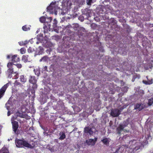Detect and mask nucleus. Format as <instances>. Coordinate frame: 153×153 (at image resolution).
Masks as SVG:
<instances>
[{
	"label": "nucleus",
	"mask_w": 153,
	"mask_h": 153,
	"mask_svg": "<svg viewBox=\"0 0 153 153\" xmlns=\"http://www.w3.org/2000/svg\"><path fill=\"white\" fill-rule=\"evenodd\" d=\"M15 143L17 147L19 148H22L24 147H29L30 145L25 140H22L19 139H16Z\"/></svg>",
	"instance_id": "1"
},
{
	"label": "nucleus",
	"mask_w": 153,
	"mask_h": 153,
	"mask_svg": "<svg viewBox=\"0 0 153 153\" xmlns=\"http://www.w3.org/2000/svg\"><path fill=\"white\" fill-rule=\"evenodd\" d=\"M59 8L57 6H55L54 3H52L51 4L48 6L47 8V11L50 13H54V14L56 15L57 14V10Z\"/></svg>",
	"instance_id": "2"
},
{
	"label": "nucleus",
	"mask_w": 153,
	"mask_h": 153,
	"mask_svg": "<svg viewBox=\"0 0 153 153\" xmlns=\"http://www.w3.org/2000/svg\"><path fill=\"white\" fill-rule=\"evenodd\" d=\"M37 80L36 77L34 76H30L29 79V82L33 84L32 88L33 89H35L37 88V85L36 84Z\"/></svg>",
	"instance_id": "3"
},
{
	"label": "nucleus",
	"mask_w": 153,
	"mask_h": 153,
	"mask_svg": "<svg viewBox=\"0 0 153 153\" xmlns=\"http://www.w3.org/2000/svg\"><path fill=\"white\" fill-rule=\"evenodd\" d=\"M120 110L117 109L112 110L111 112V115L113 117H117L120 114Z\"/></svg>",
	"instance_id": "4"
},
{
	"label": "nucleus",
	"mask_w": 153,
	"mask_h": 153,
	"mask_svg": "<svg viewBox=\"0 0 153 153\" xmlns=\"http://www.w3.org/2000/svg\"><path fill=\"white\" fill-rule=\"evenodd\" d=\"M14 65L11 62H8L7 64V66L8 68L7 71L10 73V74H12L13 72L16 73V72H14L13 70V65Z\"/></svg>",
	"instance_id": "5"
},
{
	"label": "nucleus",
	"mask_w": 153,
	"mask_h": 153,
	"mask_svg": "<svg viewBox=\"0 0 153 153\" xmlns=\"http://www.w3.org/2000/svg\"><path fill=\"white\" fill-rule=\"evenodd\" d=\"M64 107L63 102L61 101H59L57 102L56 108L58 110H61Z\"/></svg>",
	"instance_id": "6"
},
{
	"label": "nucleus",
	"mask_w": 153,
	"mask_h": 153,
	"mask_svg": "<svg viewBox=\"0 0 153 153\" xmlns=\"http://www.w3.org/2000/svg\"><path fill=\"white\" fill-rule=\"evenodd\" d=\"M13 131L16 133L19 127L18 123L16 121H14L12 122Z\"/></svg>",
	"instance_id": "7"
},
{
	"label": "nucleus",
	"mask_w": 153,
	"mask_h": 153,
	"mask_svg": "<svg viewBox=\"0 0 153 153\" xmlns=\"http://www.w3.org/2000/svg\"><path fill=\"white\" fill-rule=\"evenodd\" d=\"M7 88V85L6 84L3 86L0 89V99L3 96Z\"/></svg>",
	"instance_id": "8"
},
{
	"label": "nucleus",
	"mask_w": 153,
	"mask_h": 153,
	"mask_svg": "<svg viewBox=\"0 0 153 153\" xmlns=\"http://www.w3.org/2000/svg\"><path fill=\"white\" fill-rule=\"evenodd\" d=\"M84 132L86 133H89L90 135L93 134V132L91 128L89 127H86L84 128Z\"/></svg>",
	"instance_id": "9"
},
{
	"label": "nucleus",
	"mask_w": 153,
	"mask_h": 153,
	"mask_svg": "<svg viewBox=\"0 0 153 153\" xmlns=\"http://www.w3.org/2000/svg\"><path fill=\"white\" fill-rule=\"evenodd\" d=\"M12 63L16 62H19L20 60L19 58L17 55H14L13 56L11 57Z\"/></svg>",
	"instance_id": "10"
},
{
	"label": "nucleus",
	"mask_w": 153,
	"mask_h": 153,
	"mask_svg": "<svg viewBox=\"0 0 153 153\" xmlns=\"http://www.w3.org/2000/svg\"><path fill=\"white\" fill-rule=\"evenodd\" d=\"M124 128L122 126V125L120 124L118 127L117 128V134H120L121 132L123 130Z\"/></svg>",
	"instance_id": "11"
},
{
	"label": "nucleus",
	"mask_w": 153,
	"mask_h": 153,
	"mask_svg": "<svg viewBox=\"0 0 153 153\" xmlns=\"http://www.w3.org/2000/svg\"><path fill=\"white\" fill-rule=\"evenodd\" d=\"M59 135L60 136V137L59 138V139L60 140H62L65 138L66 136L65 131L60 132L59 133Z\"/></svg>",
	"instance_id": "12"
},
{
	"label": "nucleus",
	"mask_w": 153,
	"mask_h": 153,
	"mask_svg": "<svg viewBox=\"0 0 153 153\" xmlns=\"http://www.w3.org/2000/svg\"><path fill=\"white\" fill-rule=\"evenodd\" d=\"M22 61L26 63L28 61L29 56L27 55H23L22 58Z\"/></svg>",
	"instance_id": "13"
},
{
	"label": "nucleus",
	"mask_w": 153,
	"mask_h": 153,
	"mask_svg": "<svg viewBox=\"0 0 153 153\" xmlns=\"http://www.w3.org/2000/svg\"><path fill=\"white\" fill-rule=\"evenodd\" d=\"M16 114L17 117H19L22 118H25L26 117V115L25 114H23L19 111L17 112Z\"/></svg>",
	"instance_id": "14"
},
{
	"label": "nucleus",
	"mask_w": 153,
	"mask_h": 153,
	"mask_svg": "<svg viewBox=\"0 0 153 153\" xmlns=\"http://www.w3.org/2000/svg\"><path fill=\"white\" fill-rule=\"evenodd\" d=\"M101 141L105 145H109V141L107 138H105L101 140Z\"/></svg>",
	"instance_id": "15"
},
{
	"label": "nucleus",
	"mask_w": 153,
	"mask_h": 153,
	"mask_svg": "<svg viewBox=\"0 0 153 153\" xmlns=\"http://www.w3.org/2000/svg\"><path fill=\"white\" fill-rule=\"evenodd\" d=\"M86 142L88 145H94L95 144V142L93 139H90L88 141L86 140Z\"/></svg>",
	"instance_id": "16"
},
{
	"label": "nucleus",
	"mask_w": 153,
	"mask_h": 153,
	"mask_svg": "<svg viewBox=\"0 0 153 153\" xmlns=\"http://www.w3.org/2000/svg\"><path fill=\"white\" fill-rule=\"evenodd\" d=\"M108 22L110 25H113L115 26L116 25L115 20L114 18L111 19Z\"/></svg>",
	"instance_id": "17"
},
{
	"label": "nucleus",
	"mask_w": 153,
	"mask_h": 153,
	"mask_svg": "<svg viewBox=\"0 0 153 153\" xmlns=\"http://www.w3.org/2000/svg\"><path fill=\"white\" fill-rule=\"evenodd\" d=\"M20 79L21 82L23 83L26 82L27 81V79L25 78L24 75H22L20 76Z\"/></svg>",
	"instance_id": "18"
},
{
	"label": "nucleus",
	"mask_w": 153,
	"mask_h": 153,
	"mask_svg": "<svg viewBox=\"0 0 153 153\" xmlns=\"http://www.w3.org/2000/svg\"><path fill=\"white\" fill-rule=\"evenodd\" d=\"M143 82L144 84L146 85L151 84L152 83V79L151 80H149L148 81L143 80Z\"/></svg>",
	"instance_id": "19"
},
{
	"label": "nucleus",
	"mask_w": 153,
	"mask_h": 153,
	"mask_svg": "<svg viewBox=\"0 0 153 153\" xmlns=\"http://www.w3.org/2000/svg\"><path fill=\"white\" fill-rule=\"evenodd\" d=\"M128 124V121H124L123 122V123L122 124H121V125H122V126L125 128V127H126L127 126Z\"/></svg>",
	"instance_id": "20"
},
{
	"label": "nucleus",
	"mask_w": 153,
	"mask_h": 153,
	"mask_svg": "<svg viewBox=\"0 0 153 153\" xmlns=\"http://www.w3.org/2000/svg\"><path fill=\"white\" fill-rule=\"evenodd\" d=\"M48 57L47 56H45L42 57L41 59L39 60L40 62L43 61L45 62L48 59Z\"/></svg>",
	"instance_id": "21"
},
{
	"label": "nucleus",
	"mask_w": 153,
	"mask_h": 153,
	"mask_svg": "<svg viewBox=\"0 0 153 153\" xmlns=\"http://www.w3.org/2000/svg\"><path fill=\"white\" fill-rule=\"evenodd\" d=\"M39 19L40 22L42 23H44L46 21V18L44 16L41 17Z\"/></svg>",
	"instance_id": "22"
},
{
	"label": "nucleus",
	"mask_w": 153,
	"mask_h": 153,
	"mask_svg": "<svg viewBox=\"0 0 153 153\" xmlns=\"http://www.w3.org/2000/svg\"><path fill=\"white\" fill-rule=\"evenodd\" d=\"M153 103V98L149 99L148 100V105L150 106Z\"/></svg>",
	"instance_id": "23"
},
{
	"label": "nucleus",
	"mask_w": 153,
	"mask_h": 153,
	"mask_svg": "<svg viewBox=\"0 0 153 153\" xmlns=\"http://www.w3.org/2000/svg\"><path fill=\"white\" fill-rule=\"evenodd\" d=\"M22 29L24 31H27L28 30H29L30 28L28 27L27 25H25L22 27Z\"/></svg>",
	"instance_id": "24"
},
{
	"label": "nucleus",
	"mask_w": 153,
	"mask_h": 153,
	"mask_svg": "<svg viewBox=\"0 0 153 153\" xmlns=\"http://www.w3.org/2000/svg\"><path fill=\"white\" fill-rule=\"evenodd\" d=\"M14 85L15 86H17L19 85L20 86H22V85L17 80H16L14 82Z\"/></svg>",
	"instance_id": "25"
},
{
	"label": "nucleus",
	"mask_w": 153,
	"mask_h": 153,
	"mask_svg": "<svg viewBox=\"0 0 153 153\" xmlns=\"http://www.w3.org/2000/svg\"><path fill=\"white\" fill-rule=\"evenodd\" d=\"M102 18L104 20L108 19L109 18L108 14L106 13L104 15L102 16Z\"/></svg>",
	"instance_id": "26"
},
{
	"label": "nucleus",
	"mask_w": 153,
	"mask_h": 153,
	"mask_svg": "<svg viewBox=\"0 0 153 153\" xmlns=\"http://www.w3.org/2000/svg\"><path fill=\"white\" fill-rule=\"evenodd\" d=\"M26 51V50L25 48H22L20 49V52L22 54H25Z\"/></svg>",
	"instance_id": "27"
},
{
	"label": "nucleus",
	"mask_w": 153,
	"mask_h": 153,
	"mask_svg": "<svg viewBox=\"0 0 153 153\" xmlns=\"http://www.w3.org/2000/svg\"><path fill=\"white\" fill-rule=\"evenodd\" d=\"M79 27V25L78 24H74L73 26L74 29L75 30H76Z\"/></svg>",
	"instance_id": "28"
},
{
	"label": "nucleus",
	"mask_w": 153,
	"mask_h": 153,
	"mask_svg": "<svg viewBox=\"0 0 153 153\" xmlns=\"http://www.w3.org/2000/svg\"><path fill=\"white\" fill-rule=\"evenodd\" d=\"M141 104H140L137 103L135 106L134 108L135 109H139L140 107L141 106Z\"/></svg>",
	"instance_id": "29"
},
{
	"label": "nucleus",
	"mask_w": 153,
	"mask_h": 153,
	"mask_svg": "<svg viewBox=\"0 0 153 153\" xmlns=\"http://www.w3.org/2000/svg\"><path fill=\"white\" fill-rule=\"evenodd\" d=\"M34 71L36 75H37V76L39 75L40 74V71L39 70H37L36 71L35 69H34Z\"/></svg>",
	"instance_id": "30"
},
{
	"label": "nucleus",
	"mask_w": 153,
	"mask_h": 153,
	"mask_svg": "<svg viewBox=\"0 0 153 153\" xmlns=\"http://www.w3.org/2000/svg\"><path fill=\"white\" fill-rule=\"evenodd\" d=\"M92 2V0H86L87 4L88 5H91Z\"/></svg>",
	"instance_id": "31"
},
{
	"label": "nucleus",
	"mask_w": 153,
	"mask_h": 153,
	"mask_svg": "<svg viewBox=\"0 0 153 153\" xmlns=\"http://www.w3.org/2000/svg\"><path fill=\"white\" fill-rule=\"evenodd\" d=\"M57 22L56 19H54L53 20V26H56L57 24Z\"/></svg>",
	"instance_id": "32"
},
{
	"label": "nucleus",
	"mask_w": 153,
	"mask_h": 153,
	"mask_svg": "<svg viewBox=\"0 0 153 153\" xmlns=\"http://www.w3.org/2000/svg\"><path fill=\"white\" fill-rule=\"evenodd\" d=\"M14 65H15V64ZM15 65H16L17 67L18 68H20L22 67V65L21 64H17Z\"/></svg>",
	"instance_id": "33"
},
{
	"label": "nucleus",
	"mask_w": 153,
	"mask_h": 153,
	"mask_svg": "<svg viewBox=\"0 0 153 153\" xmlns=\"http://www.w3.org/2000/svg\"><path fill=\"white\" fill-rule=\"evenodd\" d=\"M79 19V20H80L81 21H83L84 20V18L82 16H80Z\"/></svg>",
	"instance_id": "34"
},
{
	"label": "nucleus",
	"mask_w": 153,
	"mask_h": 153,
	"mask_svg": "<svg viewBox=\"0 0 153 153\" xmlns=\"http://www.w3.org/2000/svg\"><path fill=\"white\" fill-rule=\"evenodd\" d=\"M94 19L95 20H96L97 22L99 21L100 20L99 19H98L97 17H95Z\"/></svg>",
	"instance_id": "35"
},
{
	"label": "nucleus",
	"mask_w": 153,
	"mask_h": 153,
	"mask_svg": "<svg viewBox=\"0 0 153 153\" xmlns=\"http://www.w3.org/2000/svg\"><path fill=\"white\" fill-rule=\"evenodd\" d=\"M48 19L49 20L50 22H51L52 20V19L51 17H49L48 18Z\"/></svg>",
	"instance_id": "36"
},
{
	"label": "nucleus",
	"mask_w": 153,
	"mask_h": 153,
	"mask_svg": "<svg viewBox=\"0 0 153 153\" xmlns=\"http://www.w3.org/2000/svg\"><path fill=\"white\" fill-rule=\"evenodd\" d=\"M27 51H28V52H29V53L31 52V51H32L31 50L30 48H29L28 49Z\"/></svg>",
	"instance_id": "37"
},
{
	"label": "nucleus",
	"mask_w": 153,
	"mask_h": 153,
	"mask_svg": "<svg viewBox=\"0 0 153 153\" xmlns=\"http://www.w3.org/2000/svg\"><path fill=\"white\" fill-rule=\"evenodd\" d=\"M39 48H40V51L41 52V53L43 52L44 51L43 48L40 47Z\"/></svg>",
	"instance_id": "38"
},
{
	"label": "nucleus",
	"mask_w": 153,
	"mask_h": 153,
	"mask_svg": "<svg viewBox=\"0 0 153 153\" xmlns=\"http://www.w3.org/2000/svg\"><path fill=\"white\" fill-rule=\"evenodd\" d=\"M125 132H128V131H129L128 130H126V129H123V130Z\"/></svg>",
	"instance_id": "39"
},
{
	"label": "nucleus",
	"mask_w": 153,
	"mask_h": 153,
	"mask_svg": "<svg viewBox=\"0 0 153 153\" xmlns=\"http://www.w3.org/2000/svg\"><path fill=\"white\" fill-rule=\"evenodd\" d=\"M47 66H45L44 67V71H46V70H47Z\"/></svg>",
	"instance_id": "40"
},
{
	"label": "nucleus",
	"mask_w": 153,
	"mask_h": 153,
	"mask_svg": "<svg viewBox=\"0 0 153 153\" xmlns=\"http://www.w3.org/2000/svg\"><path fill=\"white\" fill-rule=\"evenodd\" d=\"M10 114V112L9 111H8L7 112V116H9Z\"/></svg>",
	"instance_id": "41"
},
{
	"label": "nucleus",
	"mask_w": 153,
	"mask_h": 153,
	"mask_svg": "<svg viewBox=\"0 0 153 153\" xmlns=\"http://www.w3.org/2000/svg\"><path fill=\"white\" fill-rule=\"evenodd\" d=\"M10 55H7V59H10Z\"/></svg>",
	"instance_id": "42"
},
{
	"label": "nucleus",
	"mask_w": 153,
	"mask_h": 153,
	"mask_svg": "<svg viewBox=\"0 0 153 153\" xmlns=\"http://www.w3.org/2000/svg\"><path fill=\"white\" fill-rule=\"evenodd\" d=\"M27 43V42H25L24 43V45H25Z\"/></svg>",
	"instance_id": "43"
},
{
	"label": "nucleus",
	"mask_w": 153,
	"mask_h": 153,
	"mask_svg": "<svg viewBox=\"0 0 153 153\" xmlns=\"http://www.w3.org/2000/svg\"><path fill=\"white\" fill-rule=\"evenodd\" d=\"M97 138H95V140H94V141L95 142V143L97 141Z\"/></svg>",
	"instance_id": "44"
},
{
	"label": "nucleus",
	"mask_w": 153,
	"mask_h": 153,
	"mask_svg": "<svg viewBox=\"0 0 153 153\" xmlns=\"http://www.w3.org/2000/svg\"><path fill=\"white\" fill-rule=\"evenodd\" d=\"M41 53H40V52H39V53H38V54H41Z\"/></svg>",
	"instance_id": "45"
},
{
	"label": "nucleus",
	"mask_w": 153,
	"mask_h": 153,
	"mask_svg": "<svg viewBox=\"0 0 153 153\" xmlns=\"http://www.w3.org/2000/svg\"><path fill=\"white\" fill-rule=\"evenodd\" d=\"M2 153H8V152H3Z\"/></svg>",
	"instance_id": "46"
},
{
	"label": "nucleus",
	"mask_w": 153,
	"mask_h": 153,
	"mask_svg": "<svg viewBox=\"0 0 153 153\" xmlns=\"http://www.w3.org/2000/svg\"><path fill=\"white\" fill-rule=\"evenodd\" d=\"M10 74H9V76L10 77Z\"/></svg>",
	"instance_id": "47"
},
{
	"label": "nucleus",
	"mask_w": 153,
	"mask_h": 153,
	"mask_svg": "<svg viewBox=\"0 0 153 153\" xmlns=\"http://www.w3.org/2000/svg\"><path fill=\"white\" fill-rule=\"evenodd\" d=\"M16 78H16H18V77L16 78Z\"/></svg>",
	"instance_id": "48"
}]
</instances>
